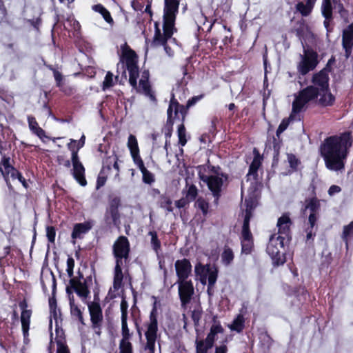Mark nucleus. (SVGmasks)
Returning a JSON list of instances; mask_svg holds the SVG:
<instances>
[{
  "label": "nucleus",
  "mask_w": 353,
  "mask_h": 353,
  "mask_svg": "<svg viewBox=\"0 0 353 353\" xmlns=\"http://www.w3.org/2000/svg\"><path fill=\"white\" fill-rule=\"evenodd\" d=\"M159 206L166 210L168 212H172L174 208L172 207V201L170 196L166 194H161L159 196Z\"/></svg>",
  "instance_id": "43"
},
{
  "label": "nucleus",
  "mask_w": 353,
  "mask_h": 353,
  "mask_svg": "<svg viewBox=\"0 0 353 353\" xmlns=\"http://www.w3.org/2000/svg\"><path fill=\"white\" fill-rule=\"evenodd\" d=\"M186 186H188V190L182 191L184 196L175 201V206L179 209L188 207L190 203L194 201L198 196V189L195 185L191 184L188 185L187 184Z\"/></svg>",
  "instance_id": "19"
},
{
  "label": "nucleus",
  "mask_w": 353,
  "mask_h": 353,
  "mask_svg": "<svg viewBox=\"0 0 353 353\" xmlns=\"http://www.w3.org/2000/svg\"><path fill=\"white\" fill-rule=\"evenodd\" d=\"M199 179L204 182L209 190L212 192L215 201H218L221 196V190L223 185V179L228 180V176L224 172L221 173L220 176L206 175L199 174Z\"/></svg>",
  "instance_id": "11"
},
{
  "label": "nucleus",
  "mask_w": 353,
  "mask_h": 353,
  "mask_svg": "<svg viewBox=\"0 0 353 353\" xmlns=\"http://www.w3.org/2000/svg\"><path fill=\"white\" fill-rule=\"evenodd\" d=\"M283 141L279 137H272V149H273V162L272 166L278 164L279 160L280 155V150L282 145Z\"/></svg>",
  "instance_id": "37"
},
{
  "label": "nucleus",
  "mask_w": 353,
  "mask_h": 353,
  "mask_svg": "<svg viewBox=\"0 0 353 353\" xmlns=\"http://www.w3.org/2000/svg\"><path fill=\"white\" fill-rule=\"evenodd\" d=\"M241 252L245 254H251L254 247V239L250 241L241 240Z\"/></svg>",
  "instance_id": "56"
},
{
  "label": "nucleus",
  "mask_w": 353,
  "mask_h": 353,
  "mask_svg": "<svg viewBox=\"0 0 353 353\" xmlns=\"http://www.w3.org/2000/svg\"><path fill=\"white\" fill-rule=\"evenodd\" d=\"M56 334L59 337L56 340L57 345V353H70V350L68 347V345L65 344L64 340V338L61 339L62 336L63 335V331L62 329H60L57 325L55 329Z\"/></svg>",
  "instance_id": "34"
},
{
  "label": "nucleus",
  "mask_w": 353,
  "mask_h": 353,
  "mask_svg": "<svg viewBox=\"0 0 353 353\" xmlns=\"http://www.w3.org/2000/svg\"><path fill=\"white\" fill-rule=\"evenodd\" d=\"M196 353H208L212 347L203 339H196L195 341Z\"/></svg>",
  "instance_id": "47"
},
{
  "label": "nucleus",
  "mask_w": 353,
  "mask_h": 353,
  "mask_svg": "<svg viewBox=\"0 0 353 353\" xmlns=\"http://www.w3.org/2000/svg\"><path fill=\"white\" fill-rule=\"evenodd\" d=\"M88 307L90 316V327L94 334L100 336L102 333L103 316L98 294L94 295L93 301L88 303Z\"/></svg>",
  "instance_id": "7"
},
{
  "label": "nucleus",
  "mask_w": 353,
  "mask_h": 353,
  "mask_svg": "<svg viewBox=\"0 0 353 353\" xmlns=\"http://www.w3.org/2000/svg\"><path fill=\"white\" fill-rule=\"evenodd\" d=\"M320 98L318 103L322 107L332 106L335 101V97L330 92V89L327 91H320Z\"/></svg>",
  "instance_id": "32"
},
{
  "label": "nucleus",
  "mask_w": 353,
  "mask_h": 353,
  "mask_svg": "<svg viewBox=\"0 0 353 353\" xmlns=\"http://www.w3.org/2000/svg\"><path fill=\"white\" fill-rule=\"evenodd\" d=\"M187 114L188 112L184 108V105L180 104L172 94L167 110V120L169 121L170 116L172 123L179 121L180 123H182L185 122Z\"/></svg>",
  "instance_id": "16"
},
{
  "label": "nucleus",
  "mask_w": 353,
  "mask_h": 353,
  "mask_svg": "<svg viewBox=\"0 0 353 353\" xmlns=\"http://www.w3.org/2000/svg\"><path fill=\"white\" fill-rule=\"evenodd\" d=\"M316 187L314 183H311L308 187V191L310 192V197L305 200L304 208L302 212L305 214L306 210L310 211L308 216V225L315 226L319 218V211L321 208L320 200L316 196Z\"/></svg>",
  "instance_id": "6"
},
{
  "label": "nucleus",
  "mask_w": 353,
  "mask_h": 353,
  "mask_svg": "<svg viewBox=\"0 0 353 353\" xmlns=\"http://www.w3.org/2000/svg\"><path fill=\"white\" fill-rule=\"evenodd\" d=\"M352 143L353 137L350 131L327 137L320 147L326 168L334 171L343 169Z\"/></svg>",
  "instance_id": "1"
},
{
  "label": "nucleus",
  "mask_w": 353,
  "mask_h": 353,
  "mask_svg": "<svg viewBox=\"0 0 353 353\" xmlns=\"http://www.w3.org/2000/svg\"><path fill=\"white\" fill-rule=\"evenodd\" d=\"M128 148L131 153L139 152L138 141L136 137L133 134H130L128 139Z\"/></svg>",
  "instance_id": "53"
},
{
  "label": "nucleus",
  "mask_w": 353,
  "mask_h": 353,
  "mask_svg": "<svg viewBox=\"0 0 353 353\" xmlns=\"http://www.w3.org/2000/svg\"><path fill=\"white\" fill-rule=\"evenodd\" d=\"M207 268L201 263L195 265L194 272L196 275L200 276V281L202 284H205L207 281Z\"/></svg>",
  "instance_id": "48"
},
{
  "label": "nucleus",
  "mask_w": 353,
  "mask_h": 353,
  "mask_svg": "<svg viewBox=\"0 0 353 353\" xmlns=\"http://www.w3.org/2000/svg\"><path fill=\"white\" fill-rule=\"evenodd\" d=\"M148 235L151 236L150 244L152 250L157 254H159V252L161 250V243L158 237L157 232L154 230L150 231L148 232Z\"/></svg>",
  "instance_id": "41"
},
{
  "label": "nucleus",
  "mask_w": 353,
  "mask_h": 353,
  "mask_svg": "<svg viewBox=\"0 0 353 353\" xmlns=\"http://www.w3.org/2000/svg\"><path fill=\"white\" fill-rule=\"evenodd\" d=\"M139 88H141L143 92L151 99H154V95L152 91L150 81L139 80Z\"/></svg>",
  "instance_id": "52"
},
{
  "label": "nucleus",
  "mask_w": 353,
  "mask_h": 353,
  "mask_svg": "<svg viewBox=\"0 0 353 353\" xmlns=\"http://www.w3.org/2000/svg\"><path fill=\"white\" fill-rule=\"evenodd\" d=\"M174 30H176V29H171L172 33L170 34V35H165V30H163V32H161V30L159 27V23L158 21H155L154 34L151 42V46L154 48L163 46L165 52L169 56L172 55L173 52L172 48L168 45V41L172 38Z\"/></svg>",
  "instance_id": "17"
},
{
  "label": "nucleus",
  "mask_w": 353,
  "mask_h": 353,
  "mask_svg": "<svg viewBox=\"0 0 353 353\" xmlns=\"http://www.w3.org/2000/svg\"><path fill=\"white\" fill-rule=\"evenodd\" d=\"M206 272L208 285L214 286L218 278V270L216 268L212 270L209 265H208Z\"/></svg>",
  "instance_id": "45"
},
{
  "label": "nucleus",
  "mask_w": 353,
  "mask_h": 353,
  "mask_svg": "<svg viewBox=\"0 0 353 353\" xmlns=\"http://www.w3.org/2000/svg\"><path fill=\"white\" fill-rule=\"evenodd\" d=\"M128 319H121V340L130 341L132 337V333H130L128 325Z\"/></svg>",
  "instance_id": "50"
},
{
  "label": "nucleus",
  "mask_w": 353,
  "mask_h": 353,
  "mask_svg": "<svg viewBox=\"0 0 353 353\" xmlns=\"http://www.w3.org/2000/svg\"><path fill=\"white\" fill-rule=\"evenodd\" d=\"M177 135L179 138V144L185 146L187 143L186 129L184 123H180L177 129Z\"/></svg>",
  "instance_id": "49"
},
{
  "label": "nucleus",
  "mask_w": 353,
  "mask_h": 353,
  "mask_svg": "<svg viewBox=\"0 0 353 353\" xmlns=\"http://www.w3.org/2000/svg\"><path fill=\"white\" fill-rule=\"evenodd\" d=\"M92 10L98 13H100L104 20L109 23L110 25L114 24V20L111 16L110 12L108 9H106L102 4L98 3L92 6Z\"/></svg>",
  "instance_id": "36"
},
{
  "label": "nucleus",
  "mask_w": 353,
  "mask_h": 353,
  "mask_svg": "<svg viewBox=\"0 0 353 353\" xmlns=\"http://www.w3.org/2000/svg\"><path fill=\"white\" fill-rule=\"evenodd\" d=\"M48 68L53 72V75L56 81V85L61 88L63 85V74L57 69L54 68L52 65H49Z\"/></svg>",
  "instance_id": "57"
},
{
  "label": "nucleus",
  "mask_w": 353,
  "mask_h": 353,
  "mask_svg": "<svg viewBox=\"0 0 353 353\" xmlns=\"http://www.w3.org/2000/svg\"><path fill=\"white\" fill-rule=\"evenodd\" d=\"M32 310L21 311V322L22 327V332L24 339L27 338L29 335L30 318L32 316Z\"/></svg>",
  "instance_id": "31"
},
{
  "label": "nucleus",
  "mask_w": 353,
  "mask_h": 353,
  "mask_svg": "<svg viewBox=\"0 0 353 353\" xmlns=\"http://www.w3.org/2000/svg\"><path fill=\"white\" fill-rule=\"evenodd\" d=\"M353 236V221L343 227L341 238L345 242L346 248H348L349 241Z\"/></svg>",
  "instance_id": "42"
},
{
  "label": "nucleus",
  "mask_w": 353,
  "mask_h": 353,
  "mask_svg": "<svg viewBox=\"0 0 353 353\" xmlns=\"http://www.w3.org/2000/svg\"><path fill=\"white\" fill-rule=\"evenodd\" d=\"M68 148L72 151L71 162L72 164V174L76 181L81 186L87 185L85 179V169L83 163L81 162L77 151L70 147V144L68 145Z\"/></svg>",
  "instance_id": "15"
},
{
  "label": "nucleus",
  "mask_w": 353,
  "mask_h": 353,
  "mask_svg": "<svg viewBox=\"0 0 353 353\" xmlns=\"http://www.w3.org/2000/svg\"><path fill=\"white\" fill-rule=\"evenodd\" d=\"M46 237L48 241L51 243H54L56 237V229L55 227L52 225H48L46 227Z\"/></svg>",
  "instance_id": "60"
},
{
  "label": "nucleus",
  "mask_w": 353,
  "mask_h": 353,
  "mask_svg": "<svg viewBox=\"0 0 353 353\" xmlns=\"http://www.w3.org/2000/svg\"><path fill=\"white\" fill-rule=\"evenodd\" d=\"M245 203L246 209L245 210L244 218H247L248 216V219H251L252 217V212L256 207V202L253 198H250L246 199Z\"/></svg>",
  "instance_id": "46"
},
{
  "label": "nucleus",
  "mask_w": 353,
  "mask_h": 353,
  "mask_svg": "<svg viewBox=\"0 0 353 353\" xmlns=\"http://www.w3.org/2000/svg\"><path fill=\"white\" fill-rule=\"evenodd\" d=\"M174 266L176 274L178 278L177 281H183L187 280L190 276L192 273V265L188 259H183L181 260H176Z\"/></svg>",
  "instance_id": "20"
},
{
  "label": "nucleus",
  "mask_w": 353,
  "mask_h": 353,
  "mask_svg": "<svg viewBox=\"0 0 353 353\" xmlns=\"http://www.w3.org/2000/svg\"><path fill=\"white\" fill-rule=\"evenodd\" d=\"M121 207V199L120 196H114L109 198L108 205L104 214V220L106 224H112L115 228H120L121 214L119 208Z\"/></svg>",
  "instance_id": "10"
},
{
  "label": "nucleus",
  "mask_w": 353,
  "mask_h": 353,
  "mask_svg": "<svg viewBox=\"0 0 353 353\" xmlns=\"http://www.w3.org/2000/svg\"><path fill=\"white\" fill-rule=\"evenodd\" d=\"M288 160L290 167L294 170H298V166L301 164L300 160L294 154H288Z\"/></svg>",
  "instance_id": "58"
},
{
  "label": "nucleus",
  "mask_w": 353,
  "mask_h": 353,
  "mask_svg": "<svg viewBox=\"0 0 353 353\" xmlns=\"http://www.w3.org/2000/svg\"><path fill=\"white\" fill-rule=\"evenodd\" d=\"M69 303L70 307V314L72 317H75L81 325H85L84 319L83 316V312H81L79 307L75 304L74 296L69 298Z\"/></svg>",
  "instance_id": "35"
},
{
  "label": "nucleus",
  "mask_w": 353,
  "mask_h": 353,
  "mask_svg": "<svg viewBox=\"0 0 353 353\" xmlns=\"http://www.w3.org/2000/svg\"><path fill=\"white\" fill-rule=\"evenodd\" d=\"M139 57L136 52L128 44L125 43L121 47V62L122 76L127 79L126 70L129 72V83L134 89H137V79L139 77V68L138 65Z\"/></svg>",
  "instance_id": "2"
},
{
  "label": "nucleus",
  "mask_w": 353,
  "mask_h": 353,
  "mask_svg": "<svg viewBox=\"0 0 353 353\" xmlns=\"http://www.w3.org/2000/svg\"><path fill=\"white\" fill-rule=\"evenodd\" d=\"M319 95V90L314 85H308L301 90L292 102V112L300 113L307 103L317 99Z\"/></svg>",
  "instance_id": "8"
},
{
  "label": "nucleus",
  "mask_w": 353,
  "mask_h": 353,
  "mask_svg": "<svg viewBox=\"0 0 353 353\" xmlns=\"http://www.w3.org/2000/svg\"><path fill=\"white\" fill-rule=\"evenodd\" d=\"M141 173L143 175V183L146 184H152V183L154 182L155 179L154 174L149 170H148L147 168L142 171Z\"/></svg>",
  "instance_id": "61"
},
{
  "label": "nucleus",
  "mask_w": 353,
  "mask_h": 353,
  "mask_svg": "<svg viewBox=\"0 0 353 353\" xmlns=\"http://www.w3.org/2000/svg\"><path fill=\"white\" fill-rule=\"evenodd\" d=\"M179 285V296L182 305L188 304L194 294V285L191 280L180 281Z\"/></svg>",
  "instance_id": "18"
},
{
  "label": "nucleus",
  "mask_w": 353,
  "mask_h": 353,
  "mask_svg": "<svg viewBox=\"0 0 353 353\" xmlns=\"http://www.w3.org/2000/svg\"><path fill=\"white\" fill-rule=\"evenodd\" d=\"M92 228V224L90 221H85L83 223H76L74 225L73 230L71 234V237L73 240L77 239H81L82 235L86 234Z\"/></svg>",
  "instance_id": "25"
},
{
  "label": "nucleus",
  "mask_w": 353,
  "mask_h": 353,
  "mask_svg": "<svg viewBox=\"0 0 353 353\" xmlns=\"http://www.w3.org/2000/svg\"><path fill=\"white\" fill-rule=\"evenodd\" d=\"M204 97V94H200L198 96H194L192 98L189 99L186 103V105H184V108L188 112V110L190 107L195 105L199 101H200L201 99Z\"/></svg>",
  "instance_id": "62"
},
{
  "label": "nucleus",
  "mask_w": 353,
  "mask_h": 353,
  "mask_svg": "<svg viewBox=\"0 0 353 353\" xmlns=\"http://www.w3.org/2000/svg\"><path fill=\"white\" fill-rule=\"evenodd\" d=\"M0 155L1 157L0 161V173L8 189L12 190L13 188L10 180L14 181L15 179H18L22 185L27 189L28 184L22 173L14 166V159L6 153Z\"/></svg>",
  "instance_id": "3"
},
{
  "label": "nucleus",
  "mask_w": 353,
  "mask_h": 353,
  "mask_svg": "<svg viewBox=\"0 0 353 353\" xmlns=\"http://www.w3.org/2000/svg\"><path fill=\"white\" fill-rule=\"evenodd\" d=\"M315 2L312 0H307L305 3L303 1H299L296 4L295 8L296 11L303 17H307L312 13Z\"/></svg>",
  "instance_id": "28"
},
{
  "label": "nucleus",
  "mask_w": 353,
  "mask_h": 353,
  "mask_svg": "<svg viewBox=\"0 0 353 353\" xmlns=\"http://www.w3.org/2000/svg\"><path fill=\"white\" fill-rule=\"evenodd\" d=\"M330 69L323 68L319 72L313 74L312 82L319 87L320 91H327L329 90V76Z\"/></svg>",
  "instance_id": "21"
},
{
  "label": "nucleus",
  "mask_w": 353,
  "mask_h": 353,
  "mask_svg": "<svg viewBox=\"0 0 353 353\" xmlns=\"http://www.w3.org/2000/svg\"><path fill=\"white\" fill-rule=\"evenodd\" d=\"M123 262H115L114 272V281L113 286L114 289H119L121 288L123 274L122 272V265Z\"/></svg>",
  "instance_id": "33"
},
{
  "label": "nucleus",
  "mask_w": 353,
  "mask_h": 353,
  "mask_svg": "<svg viewBox=\"0 0 353 353\" xmlns=\"http://www.w3.org/2000/svg\"><path fill=\"white\" fill-rule=\"evenodd\" d=\"M254 159L249 166L248 176H252L254 181L258 180V170L262 164L263 157L259 150L254 148L253 150Z\"/></svg>",
  "instance_id": "23"
},
{
  "label": "nucleus",
  "mask_w": 353,
  "mask_h": 353,
  "mask_svg": "<svg viewBox=\"0 0 353 353\" xmlns=\"http://www.w3.org/2000/svg\"><path fill=\"white\" fill-rule=\"evenodd\" d=\"M213 324L210 327V332L213 334H222L224 332V329L221 324V322L218 320L216 316H214L212 318Z\"/></svg>",
  "instance_id": "54"
},
{
  "label": "nucleus",
  "mask_w": 353,
  "mask_h": 353,
  "mask_svg": "<svg viewBox=\"0 0 353 353\" xmlns=\"http://www.w3.org/2000/svg\"><path fill=\"white\" fill-rule=\"evenodd\" d=\"M321 13L325 19H333L331 0H323L321 5Z\"/></svg>",
  "instance_id": "40"
},
{
  "label": "nucleus",
  "mask_w": 353,
  "mask_h": 353,
  "mask_svg": "<svg viewBox=\"0 0 353 353\" xmlns=\"http://www.w3.org/2000/svg\"><path fill=\"white\" fill-rule=\"evenodd\" d=\"M342 46L345 50V56L348 57L353 48V23L350 24L343 32Z\"/></svg>",
  "instance_id": "22"
},
{
  "label": "nucleus",
  "mask_w": 353,
  "mask_h": 353,
  "mask_svg": "<svg viewBox=\"0 0 353 353\" xmlns=\"http://www.w3.org/2000/svg\"><path fill=\"white\" fill-rule=\"evenodd\" d=\"M290 124V120L289 119H283L281 123L279 124L276 132V136L277 137H279L281 134L283 133L288 127Z\"/></svg>",
  "instance_id": "63"
},
{
  "label": "nucleus",
  "mask_w": 353,
  "mask_h": 353,
  "mask_svg": "<svg viewBox=\"0 0 353 353\" xmlns=\"http://www.w3.org/2000/svg\"><path fill=\"white\" fill-rule=\"evenodd\" d=\"M293 222L290 217L289 213H283L278 219L276 227L278 228V234L276 237L281 239V246L289 245L292 241L291 227Z\"/></svg>",
  "instance_id": "13"
},
{
  "label": "nucleus",
  "mask_w": 353,
  "mask_h": 353,
  "mask_svg": "<svg viewBox=\"0 0 353 353\" xmlns=\"http://www.w3.org/2000/svg\"><path fill=\"white\" fill-rule=\"evenodd\" d=\"M194 207L201 210L204 216H206L209 212V203L203 197H199L194 203Z\"/></svg>",
  "instance_id": "44"
},
{
  "label": "nucleus",
  "mask_w": 353,
  "mask_h": 353,
  "mask_svg": "<svg viewBox=\"0 0 353 353\" xmlns=\"http://www.w3.org/2000/svg\"><path fill=\"white\" fill-rule=\"evenodd\" d=\"M74 260L72 256H68L67 259V269L66 272L68 276L71 279L74 275Z\"/></svg>",
  "instance_id": "64"
},
{
  "label": "nucleus",
  "mask_w": 353,
  "mask_h": 353,
  "mask_svg": "<svg viewBox=\"0 0 353 353\" xmlns=\"http://www.w3.org/2000/svg\"><path fill=\"white\" fill-rule=\"evenodd\" d=\"M234 257V256L232 250L230 248H225L221 254L223 263L225 265H229L232 262Z\"/></svg>",
  "instance_id": "51"
},
{
  "label": "nucleus",
  "mask_w": 353,
  "mask_h": 353,
  "mask_svg": "<svg viewBox=\"0 0 353 353\" xmlns=\"http://www.w3.org/2000/svg\"><path fill=\"white\" fill-rule=\"evenodd\" d=\"M250 219H248V216L247 218L243 219V223L241 230V240L244 241H250L253 240V236L250 231Z\"/></svg>",
  "instance_id": "39"
},
{
  "label": "nucleus",
  "mask_w": 353,
  "mask_h": 353,
  "mask_svg": "<svg viewBox=\"0 0 353 353\" xmlns=\"http://www.w3.org/2000/svg\"><path fill=\"white\" fill-rule=\"evenodd\" d=\"M156 299L155 296H153ZM158 309L157 301H154L149 316V321L144 323L146 343L144 346L147 353L155 352V343L158 337Z\"/></svg>",
  "instance_id": "4"
},
{
  "label": "nucleus",
  "mask_w": 353,
  "mask_h": 353,
  "mask_svg": "<svg viewBox=\"0 0 353 353\" xmlns=\"http://www.w3.org/2000/svg\"><path fill=\"white\" fill-rule=\"evenodd\" d=\"M120 353H133L132 344L130 341L121 340L119 342Z\"/></svg>",
  "instance_id": "55"
},
{
  "label": "nucleus",
  "mask_w": 353,
  "mask_h": 353,
  "mask_svg": "<svg viewBox=\"0 0 353 353\" xmlns=\"http://www.w3.org/2000/svg\"><path fill=\"white\" fill-rule=\"evenodd\" d=\"M116 161H119V157L114 152L111 155H106L103 159L101 174H108Z\"/></svg>",
  "instance_id": "27"
},
{
  "label": "nucleus",
  "mask_w": 353,
  "mask_h": 353,
  "mask_svg": "<svg viewBox=\"0 0 353 353\" xmlns=\"http://www.w3.org/2000/svg\"><path fill=\"white\" fill-rule=\"evenodd\" d=\"M319 63L318 54L312 49L304 50V54L297 65L299 73L303 76L315 69Z\"/></svg>",
  "instance_id": "14"
},
{
  "label": "nucleus",
  "mask_w": 353,
  "mask_h": 353,
  "mask_svg": "<svg viewBox=\"0 0 353 353\" xmlns=\"http://www.w3.org/2000/svg\"><path fill=\"white\" fill-rule=\"evenodd\" d=\"M228 327L232 331H235L237 333L242 332L245 327L244 316L242 314H238Z\"/></svg>",
  "instance_id": "38"
},
{
  "label": "nucleus",
  "mask_w": 353,
  "mask_h": 353,
  "mask_svg": "<svg viewBox=\"0 0 353 353\" xmlns=\"http://www.w3.org/2000/svg\"><path fill=\"white\" fill-rule=\"evenodd\" d=\"M14 254L11 253V246L7 245L3 248L2 256H0V268L14 265Z\"/></svg>",
  "instance_id": "30"
},
{
  "label": "nucleus",
  "mask_w": 353,
  "mask_h": 353,
  "mask_svg": "<svg viewBox=\"0 0 353 353\" xmlns=\"http://www.w3.org/2000/svg\"><path fill=\"white\" fill-rule=\"evenodd\" d=\"M130 243L125 236H119L112 245V254L115 262L126 263L130 259Z\"/></svg>",
  "instance_id": "12"
},
{
  "label": "nucleus",
  "mask_w": 353,
  "mask_h": 353,
  "mask_svg": "<svg viewBox=\"0 0 353 353\" xmlns=\"http://www.w3.org/2000/svg\"><path fill=\"white\" fill-rule=\"evenodd\" d=\"M113 85V74L111 72H108L103 82V90H105Z\"/></svg>",
  "instance_id": "59"
},
{
  "label": "nucleus",
  "mask_w": 353,
  "mask_h": 353,
  "mask_svg": "<svg viewBox=\"0 0 353 353\" xmlns=\"http://www.w3.org/2000/svg\"><path fill=\"white\" fill-rule=\"evenodd\" d=\"M289 245H281V239L276 237V234L271 235L267 245L266 252L271 257L274 265H281L285 263V247Z\"/></svg>",
  "instance_id": "9"
},
{
  "label": "nucleus",
  "mask_w": 353,
  "mask_h": 353,
  "mask_svg": "<svg viewBox=\"0 0 353 353\" xmlns=\"http://www.w3.org/2000/svg\"><path fill=\"white\" fill-rule=\"evenodd\" d=\"M179 0H165L163 16V30L165 35H170L171 29L175 28V21L179 12Z\"/></svg>",
  "instance_id": "5"
},
{
  "label": "nucleus",
  "mask_w": 353,
  "mask_h": 353,
  "mask_svg": "<svg viewBox=\"0 0 353 353\" xmlns=\"http://www.w3.org/2000/svg\"><path fill=\"white\" fill-rule=\"evenodd\" d=\"M70 284L77 294L82 299H86L90 294L86 281H81L77 279H70Z\"/></svg>",
  "instance_id": "24"
},
{
  "label": "nucleus",
  "mask_w": 353,
  "mask_h": 353,
  "mask_svg": "<svg viewBox=\"0 0 353 353\" xmlns=\"http://www.w3.org/2000/svg\"><path fill=\"white\" fill-rule=\"evenodd\" d=\"M66 21L69 23L73 30L72 34L74 39V43L77 45V43L82 39L81 24L73 15L68 16L66 19Z\"/></svg>",
  "instance_id": "26"
},
{
  "label": "nucleus",
  "mask_w": 353,
  "mask_h": 353,
  "mask_svg": "<svg viewBox=\"0 0 353 353\" xmlns=\"http://www.w3.org/2000/svg\"><path fill=\"white\" fill-rule=\"evenodd\" d=\"M28 123L30 131L36 134L39 139H43L46 137V132L43 130L33 116L28 117Z\"/></svg>",
  "instance_id": "29"
}]
</instances>
